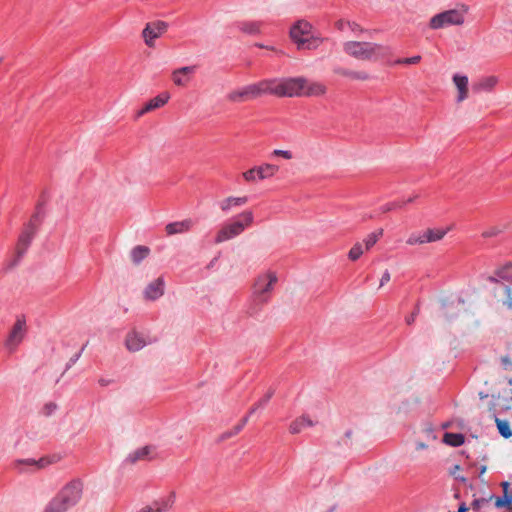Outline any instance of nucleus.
<instances>
[{
  "instance_id": "obj_1",
  "label": "nucleus",
  "mask_w": 512,
  "mask_h": 512,
  "mask_svg": "<svg viewBox=\"0 0 512 512\" xmlns=\"http://www.w3.org/2000/svg\"><path fill=\"white\" fill-rule=\"evenodd\" d=\"M343 50L348 56L364 62H376L388 53L383 45L365 41H347L343 44Z\"/></svg>"
},
{
  "instance_id": "obj_2",
  "label": "nucleus",
  "mask_w": 512,
  "mask_h": 512,
  "mask_svg": "<svg viewBox=\"0 0 512 512\" xmlns=\"http://www.w3.org/2000/svg\"><path fill=\"white\" fill-rule=\"evenodd\" d=\"M254 223V214L251 210H244L234 217L231 221L225 223L217 231L214 242L220 244L241 235L247 228Z\"/></svg>"
},
{
  "instance_id": "obj_3",
  "label": "nucleus",
  "mask_w": 512,
  "mask_h": 512,
  "mask_svg": "<svg viewBox=\"0 0 512 512\" xmlns=\"http://www.w3.org/2000/svg\"><path fill=\"white\" fill-rule=\"evenodd\" d=\"M268 94L278 97H302L304 77L267 79Z\"/></svg>"
},
{
  "instance_id": "obj_4",
  "label": "nucleus",
  "mask_w": 512,
  "mask_h": 512,
  "mask_svg": "<svg viewBox=\"0 0 512 512\" xmlns=\"http://www.w3.org/2000/svg\"><path fill=\"white\" fill-rule=\"evenodd\" d=\"M468 12V5L458 4L453 9L445 10L431 17L429 27L433 30H438L449 26H461L465 23V17Z\"/></svg>"
},
{
  "instance_id": "obj_5",
  "label": "nucleus",
  "mask_w": 512,
  "mask_h": 512,
  "mask_svg": "<svg viewBox=\"0 0 512 512\" xmlns=\"http://www.w3.org/2000/svg\"><path fill=\"white\" fill-rule=\"evenodd\" d=\"M290 38L299 50H314L322 43V39L312 35V25L306 20H298L290 28Z\"/></svg>"
},
{
  "instance_id": "obj_6",
  "label": "nucleus",
  "mask_w": 512,
  "mask_h": 512,
  "mask_svg": "<svg viewBox=\"0 0 512 512\" xmlns=\"http://www.w3.org/2000/svg\"><path fill=\"white\" fill-rule=\"evenodd\" d=\"M268 87L267 79H264L256 83L231 90L227 93L226 100L234 104L248 102L268 94Z\"/></svg>"
},
{
  "instance_id": "obj_7",
  "label": "nucleus",
  "mask_w": 512,
  "mask_h": 512,
  "mask_svg": "<svg viewBox=\"0 0 512 512\" xmlns=\"http://www.w3.org/2000/svg\"><path fill=\"white\" fill-rule=\"evenodd\" d=\"M278 278L274 272L260 274L254 282L252 298L255 304L264 305L269 302Z\"/></svg>"
},
{
  "instance_id": "obj_8",
  "label": "nucleus",
  "mask_w": 512,
  "mask_h": 512,
  "mask_svg": "<svg viewBox=\"0 0 512 512\" xmlns=\"http://www.w3.org/2000/svg\"><path fill=\"white\" fill-rule=\"evenodd\" d=\"M83 483L73 480L65 485L53 499L67 512L77 505L82 498Z\"/></svg>"
},
{
  "instance_id": "obj_9",
  "label": "nucleus",
  "mask_w": 512,
  "mask_h": 512,
  "mask_svg": "<svg viewBox=\"0 0 512 512\" xmlns=\"http://www.w3.org/2000/svg\"><path fill=\"white\" fill-rule=\"evenodd\" d=\"M27 332L26 320L23 316L18 317L13 324L7 339L5 340V348L13 353L19 344L23 341Z\"/></svg>"
},
{
  "instance_id": "obj_10",
  "label": "nucleus",
  "mask_w": 512,
  "mask_h": 512,
  "mask_svg": "<svg viewBox=\"0 0 512 512\" xmlns=\"http://www.w3.org/2000/svg\"><path fill=\"white\" fill-rule=\"evenodd\" d=\"M448 230H449L448 228L447 229L437 228V229H427V230H424L419 233H412L408 237L406 243L408 245H423L426 243L437 242L444 238V236L447 234Z\"/></svg>"
},
{
  "instance_id": "obj_11",
  "label": "nucleus",
  "mask_w": 512,
  "mask_h": 512,
  "mask_svg": "<svg viewBox=\"0 0 512 512\" xmlns=\"http://www.w3.org/2000/svg\"><path fill=\"white\" fill-rule=\"evenodd\" d=\"M37 226L32 221L25 227L21 235L19 236L16 248H15V258L13 262L10 264V267L15 266L21 257L26 253L28 247L31 244V241L36 233Z\"/></svg>"
},
{
  "instance_id": "obj_12",
  "label": "nucleus",
  "mask_w": 512,
  "mask_h": 512,
  "mask_svg": "<svg viewBox=\"0 0 512 512\" xmlns=\"http://www.w3.org/2000/svg\"><path fill=\"white\" fill-rule=\"evenodd\" d=\"M279 171V167L277 165H273L270 163H264L259 166H255L247 171H245L242 176L247 182H256L258 180H265L268 178H272Z\"/></svg>"
},
{
  "instance_id": "obj_13",
  "label": "nucleus",
  "mask_w": 512,
  "mask_h": 512,
  "mask_svg": "<svg viewBox=\"0 0 512 512\" xmlns=\"http://www.w3.org/2000/svg\"><path fill=\"white\" fill-rule=\"evenodd\" d=\"M168 28V24L164 21H155L147 23L142 31V37L148 47H154L155 39L162 36Z\"/></svg>"
},
{
  "instance_id": "obj_14",
  "label": "nucleus",
  "mask_w": 512,
  "mask_h": 512,
  "mask_svg": "<svg viewBox=\"0 0 512 512\" xmlns=\"http://www.w3.org/2000/svg\"><path fill=\"white\" fill-rule=\"evenodd\" d=\"M175 498V492H171L167 498L158 499L137 512H168L172 508Z\"/></svg>"
},
{
  "instance_id": "obj_15",
  "label": "nucleus",
  "mask_w": 512,
  "mask_h": 512,
  "mask_svg": "<svg viewBox=\"0 0 512 512\" xmlns=\"http://www.w3.org/2000/svg\"><path fill=\"white\" fill-rule=\"evenodd\" d=\"M149 343L148 338L137 331L129 332L125 339V346L130 352H138Z\"/></svg>"
},
{
  "instance_id": "obj_16",
  "label": "nucleus",
  "mask_w": 512,
  "mask_h": 512,
  "mask_svg": "<svg viewBox=\"0 0 512 512\" xmlns=\"http://www.w3.org/2000/svg\"><path fill=\"white\" fill-rule=\"evenodd\" d=\"M165 290V281L162 277H158L157 279L150 282L146 288L144 289V297L147 300L155 301L163 296Z\"/></svg>"
},
{
  "instance_id": "obj_17",
  "label": "nucleus",
  "mask_w": 512,
  "mask_h": 512,
  "mask_svg": "<svg viewBox=\"0 0 512 512\" xmlns=\"http://www.w3.org/2000/svg\"><path fill=\"white\" fill-rule=\"evenodd\" d=\"M195 66H185L178 68L172 72V81L176 86H186L189 81L191 75L195 73Z\"/></svg>"
},
{
  "instance_id": "obj_18",
  "label": "nucleus",
  "mask_w": 512,
  "mask_h": 512,
  "mask_svg": "<svg viewBox=\"0 0 512 512\" xmlns=\"http://www.w3.org/2000/svg\"><path fill=\"white\" fill-rule=\"evenodd\" d=\"M303 86V96L305 97H320L327 92V87L323 83L310 81L306 78Z\"/></svg>"
},
{
  "instance_id": "obj_19",
  "label": "nucleus",
  "mask_w": 512,
  "mask_h": 512,
  "mask_svg": "<svg viewBox=\"0 0 512 512\" xmlns=\"http://www.w3.org/2000/svg\"><path fill=\"white\" fill-rule=\"evenodd\" d=\"M194 223L191 219H184L182 221L171 222L165 226V231L168 236L175 234L186 233L191 230Z\"/></svg>"
},
{
  "instance_id": "obj_20",
  "label": "nucleus",
  "mask_w": 512,
  "mask_h": 512,
  "mask_svg": "<svg viewBox=\"0 0 512 512\" xmlns=\"http://www.w3.org/2000/svg\"><path fill=\"white\" fill-rule=\"evenodd\" d=\"M53 462V459L50 457H42L39 460L34 459H24V460H17L15 462V466L19 468L20 471H25L24 469L20 468L21 465H26L30 467L29 471H36L42 468L47 467Z\"/></svg>"
},
{
  "instance_id": "obj_21",
  "label": "nucleus",
  "mask_w": 512,
  "mask_h": 512,
  "mask_svg": "<svg viewBox=\"0 0 512 512\" xmlns=\"http://www.w3.org/2000/svg\"><path fill=\"white\" fill-rule=\"evenodd\" d=\"M247 202V196H229L219 202V208L223 213H228L232 208L244 206Z\"/></svg>"
},
{
  "instance_id": "obj_22",
  "label": "nucleus",
  "mask_w": 512,
  "mask_h": 512,
  "mask_svg": "<svg viewBox=\"0 0 512 512\" xmlns=\"http://www.w3.org/2000/svg\"><path fill=\"white\" fill-rule=\"evenodd\" d=\"M170 99V94L167 92L161 93L160 95L151 99L139 112L138 116H142L152 110L164 106Z\"/></svg>"
},
{
  "instance_id": "obj_23",
  "label": "nucleus",
  "mask_w": 512,
  "mask_h": 512,
  "mask_svg": "<svg viewBox=\"0 0 512 512\" xmlns=\"http://www.w3.org/2000/svg\"><path fill=\"white\" fill-rule=\"evenodd\" d=\"M453 82L458 90L457 102H463L468 98V77L455 74L453 76Z\"/></svg>"
},
{
  "instance_id": "obj_24",
  "label": "nucleus",
  "mask_w": 512,
  "mask_h": 512,
  "mask_svg": "<svg viewBox=\"0 0 512 512\" xmlns=\"http://www.w3.org/2000/svg\"><path fill=\"white\" fill-rule=\"evenodd\" d=\"M498 83V78L496 76H487L480 79L477 83L473 85V90L475 92L492 91Z\"/></svg>"
},
{
  "instance_id": "obj_25",
  "label": "nucleus",
  "mask_w": 512,
  "mask_h": 512,
  "mask_svg": "<svg viewBox=\"0 0 512 512\" xmlns=\"http://www.w3.org/2000/svg\"><path fill=\"white\" fill-rule=\"evenodd\" d=\"M314 425V422L307 416H301L294 421L289 426V431L291 434H299L301 433L305 428L312 427Z\"/></svg>"
},
{
  "instance_id": "obj_26",
  "label": "nucleus",
  "mask_w": 512,
  "mask_h": 512,
  "mask_svg": "<svg viewBox=\"0 0 512 512\" xmlns=\"http://www.w3.org/2000/svg\"><path fill=\"white\" fill-rule=\"evenodd\" d=\"M151 452H152V448L150 446H144V447L138 448L128 455L127 461L131 464H134L137 461L148 460V459H150Z\"/></svg>"
},
{
  "instance_id": "obj_27",
  "label": "nucleus",
  "mask_w": 512,
  "mask_h": 512,
  "mask_svg": "<svg viewBox=\"0 0 512 512\" xmlns=\"http://www.w3.org/2000/svg\"><path fill=\"white\" fill-rule=\"evenodd\" d=\"M334 73L343 77H347L353 80H362L366 81L369 79V75L366 72H358V71H352L346 68L337 67L334 70Z\"/></svg>"
},
{
  "instance_id": "obj_28",
  "label": "nucleus",
  "mask_w": 512,
  "mask_h": 512,
  "mask_svg": "<svg viewBox=\"0 0 512 512\" xmlns=\"http://www.w3.org/2000/svg\"><path fill=\"white\" fill-rule=\"evenodd\" d=\"M432 448V443L422 439L418 438L415 440V448L414 451L411 453L410 457L413 461H419L423 458L419 454L421 450H430Z\"/></svg>"
},
{
  "instance_id": "obj_29",
  "label": "nucleus",
  "mask_w": 512,
  "mask_h": 512,
  "mask_svg": "<svg viewBox=\"0 0 512 512\" xmlns=\"http://www.w3.org/2000/svg\"><path fill=\"white\" fill-rule=\"evenodd\" d=\"M150 253V249L146 246H136L131 251V259L135 264H139Z\"/></svg>"
},
{
  "instance_id": "obj_30",
  "label": "nucleus",
  "mask_w": 512,
  "mask_h": 512,
  "mask_svg": "<svg viewBox=\"0 0 512 512\" xmlns=\"http://www.w3.org/2000/svg\"><path fill=\"white\" fill-rule=\"evenodd\" d=\"M464 440V436L460 433H445L443 437V442L453 447L461 446Z\"/></svg>"
},
{
  "instance_id": "obj_31",
  "label": "nucleus",
  "mask_w": 512,
  "mask_h": 512,
  "mask_svg": "<svg viewBox=\"0 0 512 512\" xmlns=\"http://www.w3.org/2000/svg\"><path fill=\"white\" fill-rule=\"evenodd\" d=\"M495 423L497 425L498 431L500 435L506 439L512 437V429L510 428V424L506 420H501L495 417Z\"/></svg>"
},
{
  "instance_id": "obj_32",
  "label": "nucleus",
  "mask_w": 512,
  "mask_h": 512,
  "mask_svg": "<svg viewBox=\"0 0 512 512\" xmlns=\"http://www.w3.org/2000/svg\"><path fill=\"white\" fill-rule=\"evenodd\" d=\"M383 230L379 229L378 231H375L373 233H370L363 242V246L365 251L370 250L379 240V238L382 236Z\"/></svg>"
},
{
  "instance_id": "obj_33",
  "label": "nucleus",
  "mask_w": 512,
  "mask_h": 512,
  "mask_svg": "<svg viewBox=\"0 0 512 512\" xmlns=\"http://www.w3.org/2000/svg\"><path fill=\"white\" fill-rule=\"evenodd\" d=\"M495 275L500 280L512 281V264L508 263L495 270Z\"/></svg>"
},
{
  "instance_id": "obj_34",
  "label": "nucleus",
  "mask_w": 512,
  "mask_h": 512,
  "mask_svg": "<svg viewBox=\"0 0 512 512\" xmlns=\"http://www.w3.org/2000/svg\"><path fill=\"white\" fill-rule=\"evenodd\" d=\"M335 27L340 30V31H344L346 30L347 28L350 29L352 32L356 33V32H362V28L355 22H349V21H345V20H338L336 23H335Z\"/></svg>"
},
{
  "instance_id": "obj_35",
  "label": "nucleus",
  "mask_w": 512,
  "mask_h": 512,
  "mask_svg": "<svg viewBox=\"0 0 512 512\" xmlns=\"http://www.w3.org/2000/svg\"><path fill=\"white\" fill-rule=\"evenodd\" d=\"M240 29L247 34H258L261 29V23L256 21L243 22L240 25Z\"/></svg>"
},
{
  "instance_id": "obj_36",
  "label": "nucleus",
  "mask_w": 512,
  "mask_h": 512,
  "mask_svg": "<svg viewBox=\"0 0 512 512\" xmlns=\"http://www.w3.org/2000/svg\"><path fill=\"white\" fill-rule=\"evenodd\" d=\"M248 417L249 415L245 416L237 425H235L231 430L229 431H226L225 433L222 434V439H228L230 437H233L235 435H237L243 428L244 426L246 425V423L248 422Z\"/></svg>"
},
{
  "instance_id": "obj_37",
  "label": "nucleus",
  "mask_w": 512,
  "mask_h": 512,
  "mask_svg": "<svg viewBox=\"0 0 512 512\" xmlns=\"http://www.w3.org/2000/svg\"><path fill=\"white\" fill-rule=\"evenodd\" d=\"M365 249L363 246V243L357 242L354 244V246L350 249L348 253V257L352 261L358 260L361 255L364 253Z\"/></svg>"
},
{
  "instance_id": "obj_38",
  "label": "nucleus",
  "mask_w": 512,
  "mask_h": 512,
  "mask_svg": "<svg viewBox=\"0 0 512 512\" xmlns=\"http://www.w3.org/2000/svg\"><path fill=\"white\" fill-rule=\"evenodd\" d=\"M274 394L273 390H269L262 399H260L249 411L248 415L253 414L257 409L263 408Z\"/></svg>"
},
{
  "instance_id": "obj_39",
  "label": "nucleus",
  "mask_w": 512,
  "mask_h": 512,
  "mask_svg": "<svg viewBox=\"0 0 512 512\" xmlns=\"http://www.w3.org/2000/svg\"><path fill=\"white\" fill-rule=\"evenodd\" d=\"M421 434H422V437H421L422 439H424L432 444L437 440V436L434 433V430L432 427H427V428L423 429L421 431Z\"/></svg>"
},
{
  "instance_id": "obj_40",
  "label": "nucleus",
  "mask_w": 512,
  "mask_h": 512,
  "mask_svg": "<svg viewBox=\"0 0 512 512\" xmlns=\"http://www.w3.org/2000/svg\"><path fill=\"white\" fill-rule=\"evenodd\" d=\"M42 512H66L53 498L45 506Z\"/></svg>"
},
{
  "instance_id": "obj_41",
  "label": "nucleus",
  "mask_w": 512,
  "mask_h": 512,
  "mask_svg": "<svg viewBox=\"0 0 512 512\" xmlns=\"http://www.w3.org/2000/svg\"><path fill=\"white\" fill-rule=\"evenodd\" d=\"M504 292L506 295V300L504 301V305L512 310V288L508 285H504Z\"/></svg>"
},
{
  "instance_id": "obj_42",
  "label": "nucleus",
  "mask_w": 512,
  "mask_h": 512,
  "mask_svg": "<svg viewBox=\"0 0 512 512\" xmlns=\"http://www.w3.org/2000/svg\"><path fill=\"white\" fill-rule=\"evenodd\" d=\"M420 60H421V56L416 55V56L409 57V58L398 59L395 63L396 64H417L420 62Z\"/></svg>"
},
{
  "instance_id": "obj_43",
  "label": "nucleus",
  "mask_w": 512,
  "mask_h": 512,
  "mask_svg": "<svg viewBox=\"0 0 512 512\" xmlns=\"http://www.w3.org/2000/svg\"><path fill=\"white\" fill-rule=\"evenodd\" d=\"M274 156H279V157H282L286 160H290L293 158V154L291 151H288V150H280V149H276L273 151L272 153Z\"/></svg>"
},
{
  "instance_id": "obj_44",
  "label": "nucleus",
  "mask_w": 512,
  "mask_h": 512,
  "mask_svg": "<svg viewBox=\"0 0 512 512\" xmlns=\"http://www.w3.org/2000/svg\"><path fill=\"white\" fill-rule=\"evenodd\" d=\"M495 505L498 508L510 507L511 506V499H506L505 496L497 497L496 500H495Z\"/></svg>"
},
{
  "instance_id": "obj_45",
  "label": "nucleus",
  "mask_w": 512,
  "mask_h": 512,
  "mask_svg": "<svg viewBox=\"0 0 512 512\" xmlns=\"http://www.w3.org/2000/svg\"><path fill=\"white\" fill-rule=\"evenodd\" d=\"M464 306H465V301L464 300H459L458 303L454 304L452 303L450 306L447 307V311L445 312V315L447 317H452L453 315L449 313V309L450 308H455V309H464Z\"/></svg>"
},
{
  "instance_id": "obj_46",
  "label": "nucleus",
  "mask_w": 512,
  "mask_h": 512,
  "mask_svg": "<svg viewBox=\"0 0 512 512\" xmlns=\"http://www.w3.org/2000/svg\"><path fill=\"white\" fill-rule=\"evenodd\" d=\"M502 487H503V491H504V496L506 497V499H511V504H512V492L508 491L509 483L503 482Z\"/></svg>"
},
{
  "instance_id": "obj_47",
  "label": "nucleus",
  "mask_w": 512,
  "mask_h": 512,
  "mask_svg": "<svg viewBox=\"0 0 512 512\" xmlns=\"http://www.w3.org/2000/svg\"><path fill=\"white\" fill-rule=\"evenodd\" d=\"M396 208H401V204H400V202H394V203L386 204V205L383 207V211H384V212H387V211H390V210H392V209H396Z\"/></svg>"
},
{
  "instance_id": "obj_48",
  "label": "nucleus",
  "mask_w": 512,
  "mask_h": 512,
  "mask_svg": "<svg viewBox=\"0 0 512 512\" xmlns=\"http://www.w3.org/2000/svg\"><path fill=\"white\" fill-rule=\"evenodd\" d=\"M390 273L388 270H386L382 277H381V280H380V287H383L386 283H388L390 281Z\"/></svg>"
},
{
  "instance_id": "obj_49",
  "label": "nucleus",
  "mask_w": 512,
  "mask_h": 512,
  "mask_svg": "<svg viewBox=\"0 0 512 512\" xmlns=\"http://www.w3.org/2000/svg\"><path fill=\"white\" fill-rule=\"evenodd\" d=\"M57 406L54 403H49L45 405V413L47 415L52 414L56 410Z\"/></svg>"
},
{
  "instance_id": "obj_50",
  "label": "nucleus",
  "mask_w": 512,
  "mask_h": 512,
  "mask_svg": "<svg viewBox=\"0 0 512 512\" xmlns=\"http://www.w3.org/2000/svg\"><path fill=\"white\" fill-rule=\"evenodd\" d=\"M417 314H418V310L414 311L411 315H409L408 317H406L405 321L408 325H411L412 323H414L416 317H417Z\"/></svg>"
},
{
  "instance_id": "obj_51",
  "label": "nucleus",
  "mask_w": 512,
  "mask_h": 512,
  "mask_svg": "<svg viewBox=\"0 0 512 512\" xmlns=\"http://www.w3.org/2000/svg\"><path fill=\"white\" fill-rule=\"evenodd\" d=\"M459 470H460V466H459V465H455V466L453 467V469L451 470V472H450V473H451V475H453L456 479H459V477L457 476V472H458ZM460 480H461L462 482H465V480H466V479H465V478H463V477H461V478H460Z\"/></svg>"
},
{
  "instance_id": "obj_52",
  "label": "nucleus",
  "mask_w": 512,
  "mask_h": 512,
  "mask_svg": "<svg viewBox=\"0 0 512 512\" xmlns=\"http://www.w3.org/2000/svg\"><path fill=\"white\" fill-rule=\"evenodd\" d=\"M502 362L504 364L505 369H507V370L512 369V362L507 357H503Z\"/></svg>"
},
{
  "instance_id": "obj_53",
  "label": "nucleus",
  "mask_w": 512,
  "mask_h": 512,
  "mask_svg": "<svg viewBox=\"0 0 512 512\" xmlns=\"http://www.w3.org/2000/svg\"><path fill=\"white\" fill-rule=\"evenodd\" d=\"M416 198H417V196H413V197H409V198H408L407 200H405V201H399V202H400V204H401V207H402L403 205L407 204V203H411V202H413Z\"/></svg>"
},
{
  "instance_id": "obj_54",
  "label": "nucleus",
  "mask_w": 512,
  "mask_h": 512,
  "mask_svg": "<svg viewBox=\"0 0 512 512\" xmlns=\"http://www.w3.org/2000/svg\"><path fill=\"white\" fill-rule=\"evenodd\" d=\"M498 279L499 278L495 274L488 277V281H490L491 283H498L499 282Z\"/></svg>"
},
{
  "instance_id": "obj_55",
  "label": "nucleus",
  "mask_w": 512,
  "mask_h": 512,
  "mask_svg": "<svg viewBox=\"0 0 512 512\" xmlns=\"http://www.w3.org/2000/svg\"><path fill=\"white\" fill-rule=\"evenodd\" d=\"M109 383H110V381H109V380H106V379H100V380H99V384H100L101 386H107V385H109Z\"/></svg>"
},
{
  "instance_id": "obj_56",
  "label": "nucleus",
  "mask_w": 512,
  "mask_h": 512,
  "mask_svg": "<svg viewBox=\"0 0 512 512\" xmlns=\"http://www.w3.org/2000/svg\"><path fill=\"white\" fill-rule=\"evenodd\" d=\"M496 233H497V232H496V231H494V230H493V231H486V232H484V234H483V235H484L485 237H490V236L495 235Z\"/></svg>"
},
{
  "instance_id": "obj_57",
  "label": "nucleus",
  "mask_w": 512,
  "mask_h": 512,
  "mask_svg": "<svg viewBox=\"0 0 512 512\" xmlns=\"http://www.w3.org/2000/svg\"><path fill=\"white\" fill-rule=\"evenodd\" d=\"M468 510V508L463 504L461 505L459 508H458V511L457 512H466Z\"/></svg>"
},
{
  "instance_id": "obj_58",
  "label": "nucleus",
  "mask_w": 512,
  "mask_h": 512,
  "mask_svg": "<svg viewBox=\"0 0 512 512\" xmlns=\"http://www.w3.org/2000/svg\"><path fill=\"white\" fill-rule=\"evenodd\" d=\"M486 472V466L481 467L480 474H484Z\"/></svg>"
}]
</instances>
